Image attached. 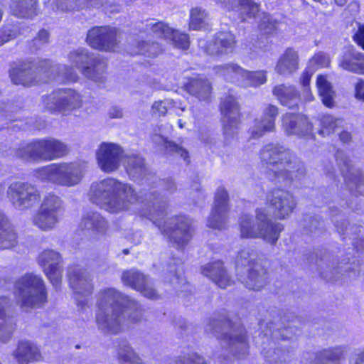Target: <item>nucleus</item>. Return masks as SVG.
I'll return each instance as SVG.
<instances>
[{
  "label": "nucleus",
  "instance_id": "423d86ee",
  "mask_svg": "<svg viewBox=\"0 0 364 364\" xmlns=\"http://www.w3.org/2000/svg\"><path fill=\"white\" fill-rule=\"evenodd\" d=\"M260 158L269 168V179L282 187L290 188L294 181L301 180L305 174L304 164L291 150L280 144L265 145L260 151Z\"/></svg>",
  "mask_w": 364,
  "mask_h": 364
},
{
  "label": "nucleus",
  "instance_id": "4468645a",
  "mask_svg": "<svg viewBox=\"0 0 364 364\" xmlns=\"http://www.w3.org/2000/svg\"><path fill=\"white\" fill-rule=\"evenodd\" d=\"M139 35L143 38L144 35L169 40L176 48L186 50L189 47L188 35L180 33L178 31L168 26V24L151 18L141 22L139 26Z\"/></svg>",
  "mask_w": 364,
  "mask_h": 364
},
{
  "label": "nucleus",
  "instance_id": "39448f33",
  "mask_svg": "<svg viewBox=\"0 0 364 364\" xmlns=\"http://www.w3.org/2000/svg\"><path fill=\"white\" fill-rule=\"evenodd\" d=\"M14 84L31 86L35 83L49 81L76 82L77 75L66 65L53 64L49 60L14 63L9 70Z\"/></svg>",
  "mask_w": 364,
  "mask_h": 364
},
{
  "label": "nucleus",
  "instance_id": "7c9ffc66",
  "mask_svg": "<svg viewBox=\"0 0 364 364\" xmlns=\"http://www.w3.org/2000/svg\"><path fill=\"white\" fill-rule=\"evenodd\" d=\"M200 272L221 289H225L233 284L221 260L207 263L201 267Z\"/></svg>",
  "mask_w": 364,
  "mask_h": 364
},
{
  "label": "nucleus",
  "instance_id": "09e8293b",
  "mask_svg": "<svg viewBox=\"0 0 364 364\" xmlns=\"http://www.w3.org/2000/svg\"><path fill=\"white\" fill-rule=\"evenodd\" d=\"M208 14L200 7L193 8L190 13L189 27L192 30H205L208 26Z\"/></svg>",
  "mask_w": 364,
  "mask_h": 364
},
{
  "label": "nucleus",
  "instance_id": "49530a36",
  "mask_svg": "<svg viewBox=\"0 0 364 364\" xmlns=\"http://www.w3.org/2000/svg\"><path fill=\"white\" fill-rule=\"evenodd\" d=\"M320 97L323 105L332 108L335 105L336 92L325 75L320 74Z\"/></svg>",
  "mask_w": 364,
  "mask_h": 364
},
{
  "label": "nucleus",
  "instance_id": "58836bf2",
  "mask_svg": "<svg viewBox=\"0 0 364 364\" xmlns=\"http://www.w3.org/2000/svg\"><path fill=\"white\" fill-rule=\"evenodd\" d=\"M273 95L277 97L282 105L289 109L295 108L300 102L299 92L293 86H287L284 84L277 85L273 89Z\"/></svg>",
  "mask_w": 364,
  "mask_h": 364
},
{
  "label": "nucleus",
  "instance_id": "5fc2aeb1",
  "mask_svg": "<svg viewBox=\"0 0 364 364\" xmlns=\"http://www.w3.org/2000/svg\"><path fill=\"white\" fill-rule=\"evenodd\" d=\"M277 21L273 19L269 14H264L259 25V29L262 35H273L277 29Z\"/></svg>",
  "mask_w": 364,
  "mask_h": 364
},
{
  "label": "nucleus",
  "instance_id": "72a5a7b5",
  "mask_svg": "<svg viewBox=\"0 0 364 364\" xmlns=\"http://www.w3.org/2000/svg\"><path fill=\"white\" fill-rule=\"evenodd\" d=\"M338 65L345 70L364 75V53L347 48L341 54Z\"/></svg>",
  "mask_w": 364,
  "mask_h": 364
},
{
  "label": "nucleus",
  "instance_id": "bf43d9fd",
  "mask_svg": "<svg viewBox=\"0 0 364 364\" xmlns=\"http://www.w3.org/2000/svg\"><path fill=\"white\" fill-rule=\"evenodd\" d=\"M302 225L311 232H314L318 228V220L317 215L305 214L304 215Z\"/></svg>",
  "mask_w": 364,
  "mask_h": 364
},
{
  "label": "nucleus",
  "instance_id": "473e14b6",
  "mask_svg": "<svg viewBox=\"0 0 364 364\" xmlns=\"http://www.w3.org/2000/svg\"><path fill=\"white\" fill-rule=\"evenodd\" d=\"M235 44V38L231 32L220 31L208 43L205 52L210 55L228 54L233 51Z\"/></svg>",
  "mask_w": 364,
  "mask_h": 364
},
{
  "label": "nucleus",
  "instance_id": "6e6d98bb",
  "mask_svg": "<svg viewBox=\"0 0 364 364\" xmlns=\"http://www.w3.org/2000/svg\"><path fill=\"white\" fill-rule=\"evenodd\" d=\"M163 141L166 152L180 156L187 164L190 163L189 154L186 149L171 141L163 139Z\"/></svg>",
  "mask_w": 364,
  "mask_h": 364
},
{
  "label": "nucleus",
  "instance_id": "4be33fe9",
  "mask_svg": "<svg viewBox=\"0 0 364 364\" xmlns=\"http://www.w3.org/2000/svg\"><path fill=\"white\" fill-rule=\"evenodd\" d=\"M282 127L287 135H294L306 139H315L313 125L306 115L300 113H286L282 117Z\"/></svg>",
  "mask_w": 364,
  "mask_h": 364
},
{
  "label": "nucleus",
  "instance_id": "ea45409f",
  "mask_svg": "<svg viewBox=\"0 0 364 364\" xmlns=\"http://www.w3.org/2000/svg\"><path fill=\"white\" fill-rule=\"evenodd\" d=\"M186 91L200 101H208L210 97L211 85L203 77H192L186 85Z\"/></svg>",
  "mask_w": 364,
  "mask_h": 364
},
{
  "label": "nucleus",
  "instance_id": "0eeeda50",
  "mask_svg": "<svg viewBox=\"0 0 364 364\" xmlns=\"http://www.w3.org/2000/svg\"><path fill=\"white\" fill-rule=\"evenodd\" d=\"M241 237L243 238H261L266 242L274 245L284 230L282 223L269 218L267 210L257 208L255 220L252 215L244 214L240 219Z\"/></svg>",
  "mask_w": 364,
  "mask_h": 364
},
{
  "label": "nucleus",
  "instance_id": "bb28decb",
  "mask_svg": "<svg viewBox=\"0 0 364 364\" xmlns=\"http://www.w3.org/2000/svg\"><path fill=\"white\" fill-rule=\"evenodd\" d=\"M229 195L224 187H219L215 195L214 205L208 220V226L214 229H223L227 221Z\"/></svg>",
  "mask_w": 364,
  "mask_h": 364
},
{
  "label": "nucleus",
  "instance_id": "f03ea898",
  "mask_svg": "<svg viewBox=\"0 0 364 364\" xmlns=\"http://www.w3.org/2000/svg\"><path fill=\"white\" fill-rule=\"evenodd\" d=\"M96 321L104 333L117 334L127 323H136L142 317L141 306L114 288L102 290L97 299Z\"/></svg>",
  "mask_w": 364,
  "mask_h": 364
},
{
  "label": "nucleus",
  "instance_id": "6e6552de",
  "mask_svg": "<svg viewBox=\"0 0 364 364\" xmlns=\"http://www.w3.org/2000/svg\"><path fill=\"white\" fill-rule=\"evenodd\" d=\"M257 254L251 247L242 250L236 259L237 279L250 290L259 291L267 282V269L257 260Z\"/></svg>",
  "mask_w": 364,
  "mask_h": 364
},
{
  "label": "nucleus",
  "instance_id": "393cba45",
  "mask_svg": "<svg viewBox=\"0 0 364 364\" xmlns=\"http://www.w3.org/2000/svg\"><path fill=\"white\" fill-rule=\"evenodd\" d=\"M267 200L274 209V215L280 220L288 217L296 207L293 196L282 188L273 189L267 196Z\"/></svg>",
  "mask_w": 364,
  "mask_h": 364
},
{
  "label": "nucleus",
  "instance_id": "c756f323",
  "mask_svg": "<svg viewBox=\"0 0 364 364\" xmlns=\"http://www.w3.org/2000/svg\"><path fill=\"white\" fill-rule=\"evenodd\" d=\"M278 115V108L269 105L263 111L260 118L254 121V125L250 129L251 136L255 139L262 136L266 132H272L275 128V119Z\"/></svg>",
  "mask_w": 364,
  "mask_h": 364
},
{
  "label": "nucleus",
  "instance_id": "774afa93",
  "mask_svg": "<svg viewBox=\"0 0 364 364\" xmlns=\"http://www.w3.org/2000/svg\"><path fill=\"white\" fill-rule=\"evenodd\" d=\"M350 364H364V350L354 353L350 358Z\"/></svg>",
  "mask_w": 364,
  "mask_h": 364
},
{
  "label": "nucleus",
  "instance_id": "e2e57ef3",
  "mask_svg": "<svg viewBox=\"0 0 364 364\" xmlns=\"http://www.w3.org/2000/svg\"><path fill=\"white\" fill-rule=\"evenodd\" d=\"M359 3L357 1H352L344 10L343 15L346 18L348 15L350 16H355L359 12Z\"/></svg>",
  "mask_w": 364,
  "mask_h": 364
},
{
  "label": "nucleus",
  "instance_id": "2f4dec72",
  "mask_svg": "<svg viewBox=\"0 0 364 364\" xmlns=\"http://www.w3.org/2000/svg\"><path fill=\"white\" fill-rule=\"evenodd\" d=\"M164 271L166 280L169 279L168 282L176 291L181 294L188 290L189 284L183 276V264L181 259L171 258Z\"/></svg>",
  "mask_w": 364,
  "mask_h": 364
},
{
  "label": "nucleus",
  "instance_id": "052dcab7",
  "mask_svg": "<svg viewBox=\"0 0 364 364\" xmlns=\"http://www.w3.org/2000/svg\"><path fill=\"white\" fill-rule=\"evenodd\" d=\"M16 31L12 26H6L0 29V46L11 39L15 38Z\"/></svg>",
  "mask_w": 364,
  "mask_h": 364
},
{
  "label": "nucleus",
  "instance_id": "6ab92c4d",
  "mask_svg": "<svg viewBox=\"0 0 364 364\" xmlns=\"http://www.w3.org/2000/svg\"><path fill=\"white\" fill-rule=\"evenodd\" d=\"M7 195L12 204L20 210L31 208L41 199L40 191L28 182H14L8 188Z\"/></svg>",
  "mask_w": 364,
  "mask_h": 364
},
{
  "label": "nucleus",
  "instance_id": "69168bd1",
  "mask_svg": "<svg viewBox=\"0 0 364 364\" xmlns=\"http://www.w3.org/2000/svg\"><path fill=\"white\" fill-rule=\"evenodd\" d=\"M250 50L252 51V58H255L259 55V50L262 52H266L269 50V46L267 45H263L262 41L259 40L256 42V45L253 44L252 48L250 47Z\"/></svg>",
  "mask_w": 364,
  "mask_h": 364
},
{
  "label": "nucleus",
  "instance_id": "f257e3e1",
  "mask_svg": "<svg viewBox=\"0 0 364 364\" xmlns=\"http://www.w3.org/2000/svg\"><path fill=\"white\" fill-rule=\"evenodd\" d=\"M124 165L131 180L147 186L149 189L144 188L138 196L129 184L108 177L91 184L88 193L90 201L109 213L129 210L134 205L140 216L151 221L178 250H182L192 237L191 220L184 215L166 220V200L155 189L159 188L172 193L176 190L175 183L170 178H159L147 169L144 158L138 154L126 155Z\"/></svg>",
  "mask_w": 364,
  "mask_h": 364
},
{
  "label": "nucleus",
  "instance_id": "5701e85b",
  "mask_svg": "<svg viewBox=\"0 0 364 364\" xmlns=\"http://www.w3.org/2000/svg\"><path fill=\"white\" fill-rule=\"evenodd\" d=\"M122 154L123 150L117 144L102 142L96 154L99 167L106 173L117 170L119 167Z\"/></svg>",
  "mask_w": 364,
  "mask_h": 364
},
{
  "label": "nucleus",
  "instance_id": "dca6fc26",
  "mask_svg": "<svg viewBox=\"0 0 364 364\" xmlns=\"http://www.w3.org/2000/svg\"><path fill=\"white\" fill-rule=\"evenodd\" d=\"M43 104L50 112L68 114L82 106L81 95L70 88H59L42 97Z\"/></svg>",
  "mask_w": 364,
  "mask_h": 364
},
{
  "label": "nucleus",
  "instance_id": "e433bc0d",
  "mask_svg": "<svg viewBox=\"0 0 364 364\" xmlns=\"http://www.w3.org/2000/svg\"><path fill=\"white\" fill-rule=\"evenodd\" d=\"M299 68V55L292 48H288L279 57L275 66V71L283 76H289Z\"/></svg>",
  "mask_w": 364,
  "mask_h": 364
},
{
  "label": "nucleus",
  "instance_id": "603ef678",
  "mask_svg": "<svg viewBox=\"0 0 364 364\" xmlns=\"http://www.w3.org/2000/svg\"><path fill=\"white\" fill-rule=\"evenodd\" d=\"M343 122V119L341 118H335L331 115H323L322 117H320V136L334 132Z\"/></svg>",
  "mask_w": 364,
  "mask_h": 364
},
{
  "label": "nucleus",
  "instance_id": "aec40b11",
  "mask_svg": "<svg viewBox=\"0 0 364 364\" xmlns=\"http://www.w3.org/2000/svg\"><path fill=\"white\" fill-rule=\"evenodd\" d=\"M61 262V255L53 250L42 252L38 257V263L56 290L60 289L61 285L63 272Z\"/></svg>",
  "mask_w": 364,
  "mask_h": 364
},
{
  "label": "nucleus",
  "instance_id": "c85d7f7f",
  "mask_svg": "<svg viewBox=\"0 0 364 364\" xmlns=\"http://www.w3.org/2000/svg\"><path fill=\"white\" fill-rule=\"evenodd\" d=\"M216 4L228 11H236L241 21L255 18L259 11V4L253 0H216Z\"/></svg>",
  "mask_w": 364,
  "mask_h": 364
},
{
  "label": "nucleus",
  "instance_id": "412c9836",
  "mask_svg": "<svg viewBox=\"0 0 364 364\" xmlns=\"http://www.w3.org/2000/svg\"><path fill=\"white\" fill-rule=\"evenodd\" d=\"M86 41L95 49L113 51L117 45V31L109 26H95L87 31Z\"/></svg>",
  "mask_w": 364,
  "mask_h": 364
},
{
  "label": "nucleus",
  "instance_id": "4c0bfd02",
  "mask_svg": "<svg viewBox=\"0 0 364 364\" xmlns=\"http://www.w3.org/2000/svg\"><path fill=\"white\" fill-rule=\"evenodd\" d=\"M10 304L9 297L0 296V341L3 343H6L10 339L15 328L13 318L8 317L6 314Z\"/></svg>",
  "mask_w": 364,
  "mask_h": 364
},
{
  "label": "nucleus",
  "instance_id": "9b49d317",
  "mask_svg": "<svg viewBox=\"0 0 364 364\" xmlns=\"http://www.w3.org/2000/svg\"><path fill=\"white\" fill-rule=\"evenodd\" d=\"M335 159L350 194V198L341 203V206L358 211L360 209L358 196H364V173L353 166L349 156L343 151L338 149Z\"/></svg>",
  "mask_w": 364,
  "mask_h": 364
},
{
  "label": "nucleus",
  "instance_id": "cd10ccee",
  "mask_svg": "<svg viewBox=\"0 0 364 364\" xmlns=\"http://www.w3.org/2000/svg\"><path fill=\"white\" fill-rule=\"evenodd\" d=\"M109 228L107 220L98 212L85 213L79 224V230L85 233L99 239L105 236Z\"/></svg>",
  "mask_w": 364,
  "mask_h": 364
},
{
  "label": "nucleus",
  "instance_id": "8fccbe9b",
  "mask_svg": "<svg viewBox=\"0 0 364 364\" xmlns=\"http://www.w3.org/2000/svg\"><path fill=\"white\" fill-rule=\"evenodd\" d=\"M136 51L135 54L142 55L147 57H155L162 51V47L158 42L150 41H137Z\"/></svg>",
  "mask_w": 364,
  "mask_h": 364
},
{
  "label": "nucleus",
  "instance_id": "2eb2a0df",
  "mask_svg": "<svg viewBox=\"0 0 364 364\" xmlns=\"http://www.w3.org/2000/svg\"><path fill=\"white\" fill-rule=\"evenodd\" d=\"M64 211L63 200L50 193L43 198L40 208L33 217V224L41 230L47 231L55 227Z\"/></svg>",
  "mask_w": 364,
  "mask_h": 364
},
{
  "label": "nucleus",
  "instance_id": "13d9d810",
  "mask_svg": "<svg viewBox=\"0 0 364 364\" xmlns=\"http://www.w3.org/2000/svg\"><path fill=\"white\" fill-rule=\"evenodd\" d=\"M312 75V71L309 68H307L303 73L301 77V83L302 85L304 92L306 95L305 98L306 101H311L313 96L310 92L309 84L311 77Z\"/></svg>",
  "mask_w": 364,
  "mask_h": 364
},
{
  "label": "nucleus",
  "instance_id": "7ed1b4c3",
  "mask_svg": "<svg viewBox=\"0 0 364 364\" xmlns=\"http://www.w3.org/2000/svg\"><path fill=\"white\" fill-rule=\"evenodd\" d=\"M258 325L262 341V354L268 364H288L290 355L289 350L282 348H273L279 340H289L299 336L300 329L290 321L287 316H282L278 309L266 311L264 316L261 311L258 314Z\"/></svg>",
  "mask_w": 364,
  "mask_h": 364
},
{
  "label": "nucleus",
  "instance_id": "f704fd0d",
  "mask_svg": "<svg viewBox=\"0 0 364 364\" xmlns=\"http://www.w3.org/2000/svg\"><path fill=\"white\" fill-rule=\"evenodd\" d=\"M338 65L345 70L364 75V53L347 48L341 54Z\"/></svg>",
  "mask_w": 364,
  "mask_h": 364
},
{
  "label": "nucleus",
  "instance_id": "a211bd4d",
  "mask_svg": "<svg viewBox=\"0 0 364 364\" xmlns=\"http://www.w3.org/2000/svg\"><path fill=\"white\" fill-rule=\"evenodd\" d=\"M220 109L225 143L228 145L237 133L240 117V107L236 98L228 95L221 101Z\"/></svg>",
  "mask_w": 364,
  "mask_h": 364
},
{
  "label": "nucleus",
  "instance_id": "1a4fd4ad",
  "mask_svg": "<svg viewBox=\"0 0 364 364\" xmlns=\"http://www.w3.org/2000/svg\"><path fill=\"white\" fill-rule=\"evenodd\" d=\"M68 146L61 141L46 137L24 142L14 150L15 156L23 161H52L67 154Z\"/></svg>",
  "mask_w": 364,
  "mask_h": 364
},
{
  "label": "nucleus",
  "instance_id": "4d7b16f0",
  "mask_svg": "<svg viewBox=\"0 0 364 364\" xmlns=\"http://www.w3.org/2000/svg\"><path fill=\"white\" fill-rule=\"evenodd\" d=\"M49 33L46 29H41L38 31L37 36L34 38L31 43V49L37 50L48 43Z\"/></svg>",
  "mask_w": 364,
  "mask_h": 364
},
{
  "label": "nucleus",
  "instance_id": "de8ad7c7",
  "mask_svg": "<svg viewBox=\"0 0 364 364\" xmlns=\"http://www.w3.org/2000/svg\"><path fill=\"white\" fill-rule=\"evenodd\" d=\"M267 81L266 72L264 70L249 71L245 70L243 77L240 81V87H258L264 84Z\"/></svg>",
  "mask_w": 364,
  "mask_h": 364
},
{
  "label": "nucleus",
  "instance_id": "37998d69",
  "mask_svg": "<svg viewBox=\"0 0 364 364\" xmlns=\"http://www.w3.org/2000/svg\"><path fill=\"white\" fill-rule=\"evenodd\" d=\"M16 243V234L7 217L0 210V249H9Z\"/></svg>",
  "mask_w": 364,
  "mask_h": 364
},
{
  "label": "nucleus",
  "instance_id": "79ce46f5",
  "mask_svg": "<svg viewBox=\"0 0 364 364\" xmlns=\"http://www.w3.org/2000/svg\"><path fill=\"white\" fill-rule=\"evenodd\" d=\"M215 73L223 77L225 81L236 84L240 87L245 69L237 64L228 63L214 68Z\"/></svg>",
  "mask_w": 364,
  "mask_h": 364
},
{
  "label": "nucleus",
  "instance_id": "c9c22d12",
  "mask_svg": "<svg viewBox=\"0 0 364 364\" xmlns=\"http://www.w3.org/2000/svg\"><path fill=\"white\" fill-rule=\"evenodd\" d=\"M13 355L18 364H28L31 362L38 361L41 358L37 346L28 341H20Z\"/></svg>",
  "mask_w": 364,
  "mask_h": 364
},
{
  "label": "nucleus",
  "instance_id": "ddd939ff",
  "mask_svg": "<svg viewBox=\"0 0 364 364\" xmlns=\"http://www.w3.org/2000/svg\"><path fill=\"white\" fill-rule=\"evenodd\" d=\"M68 59L70 63L87 79L98 83L99 86L104 84L107 65L94 53L87 48H80L70 52Z\"/></svg>",
  "mask_w": 364,
  "mask_h": 364
},
{
  "label": "nucleus",
  "instance_id": "864d4df0",
  "mask_svg": "<svg viewBox=\"0 0 364 364\" xmlns=\"http://www.w3.org/2000/svg\"><path fill=\"white\" fill-rule=\"evenodd\" d=\"M167 364H205V360L197 353L183 352L176 359H171Z\"/></svg>",
  "mask_w": 364,
  "mask_h": 364
},
{
  "label": "nucleus",
  "instance_id": "a878e982",
  "mask_svg": "<svg viewBox=\"0 0 364 364\" xmlns=\"http://www.w3.org/2000/svg\"><path fill=\"white\" fill-rule=\"evenodd\" d=\"M122 280L124 285L141 292V294L150 299H157L158 294L153 287L149 277L136 269H130L123 272Z\"/></svg>",
  "mask_w": 364,
  "mask_h": 364
},
{
  "label": "nucleus",
  "instance_id": "9d476101",
  "mask_svg": "<svg viewBox=\"0 0 364 364\" xmlns=\"http://www.w3.org/2000/svg\"><path fill=\"white\" fill-rule=\"evenodd\" d=\"M35 176L42 182L70 188L82 181L84 166L77 161L53 163L36 169Z\"/></svg>",
  "mask_w": 364,
  "mask_h": 364
},
{
  "label": "nucleus",
  "instance_id": "680f3d73",
  "mask_svg": "<svg viewBox=\"0 0 364 364\" xmlns=\"http://www.w3.org/2000/svg\"><path fill=\"white\" fill-rule=\"evenodd\" d=\"M358 25V30L353 35L354 41L364 50V24Z\"/></svg>",
  "mask_w": 364,
  "mask_h": 364
},
{
  "label": "nucleus",
  "instance_id": "338daca9",
  "mask_svg": "<svg viewBox=\"0 0 364 364\" xmlns=\"http://www.w3.org/2000/svg\"><path fill=\"white\" fill-rule=\"evenodd\" d=\"M355 97L358 100L364 101V81L359 80L355 85Z\"/></svg>",
  "mask_w": 364,
  "mask_h": 364
},
{
  "label": "nucleus",
  "instance_id": "b1692460",
  "mask_svg": "<svg viewBox=\"0 0 364 364\" xmlns=\"http://www.w3.org/2000/svg\"><path fill=\"white\" fill-rule=\"evenodd\" d=\"M17 121V117L15 116L11 106L10 104L0 105V130L4 129H12L14 131H31V130H41L46 127V123L41 119H34L33 118H27L23 124H15L9 126V124Z\"/></svg>",
  "mask_w": 364,
  "mask_h": 364
},
{
  "label": "nucleus",
  "instance_id": "20e7f679",
  "mask_svg": "<svg viewBox=\"0 0 364 364\" xmlns=\"http://www.w3.org/2000/svg\"><path fill=\"white\" fill-rule=\"evenodd\" d=\"M207 333H211L219 341L223 353L216 355L218 364H234L248 355L249 344L247 331L240 323L232 322L222 314L210 318L205 327Z\"/></svg>",
  "mask_w": 364,
  "mask_h": 364
},
{
  "label": "nucleus",
  "instance_id": "f8f14e48",
  "mask_svg": "<svg viewBox=\"0 0 364 364\" xmlns=\"http://www.w3.org/2000/svg\"><path fill=\"white\" fill-rule=\"evenodd\" d=\"M14 294L22 306H41L47 301V292L43 279L33 273L26 274L16 281Z\"/></svg>",
  "mask_w": 364,
  "mask_h": 364
},
{
  "label": "nucleus",
  "instance_id": "a18cd8bd",
  "mask_svg": "<svg viewBox=\"0 0 364 364\" xmlns=\"http://www.w3.org/2000/svg\"><path fill=\"white\" fill-rule=\"evenodd\" d=\"M108 0H59L58 6L62 11L80 10L85 7L100 8L105 5Z\"/></svg>",
  "mask_w": 364,
  "mask_h": 364
},
{
  "label": "nucleus",
  "instance_id": "a19ab883",
  "mask_svg": "<svg viewBox=\"0 0 364 364\" xmlns=\"http://www.w3.org/2000/svg\"><path fill=\"white\" fill-rule=\"evenodd\" d=\"M114 343L119 364H144L127 339L117 338Z\"/></svg>",
  "mask_w": 364,
  "mask_h": 364
},
{
  "label": "nucleus",
  "instance_id": "f3484780",
  "mask_svg": "<svg viewBox=\"0 0 364 364\" xmlns=\"http://www.w3.org/2000/svg\"><path fill=\"white\" fill-rule=\"evenodd\" d=\"M68 277L77 306L85 310L89 307L93 289L89 274L78 265H73L68 268Z\"/></svg>",
  "mask_w": 364,
  "mask_h": 364
},
{
  "label": "nucleus",
  "instance_id": "c03bdc74",
  "mask_svg": "<svg viewBox=\"0 0 364 364\" xmlns=\"http://www.w3.org/2000/svg\"><path fill=\"white\" fill-rule=\"evenodd\" d=\"M11 10L18 18H32L37 14V0H11Z\"/></svg>",
  "mask_w": 364,
  "mask_h": 364
},
{
  "label": "nucleus",
  "instance_id": "3c124183",
  "mask_svg": "<svg viewBox=\"0 0 364 364\" xmlns=\"http://www.w3.org/2000/svg\"><path fill=\"white\" fill-rule=\"evenodd\" d=\"M343 355L341 347L329 348L320 350V364H339Z\"/></svg>",
  "mask_w": 364,
  "mask_h": 364
},
{
  "label": "nucleus",
  "instance_id": "0e129e2a",
  "mask_svg": "<svg viewBox=\"0 0 364 364\" xmlns=\"http://www.w3.org/2000/svg\"><path fill=\"white\" fill-rule=\"evenodd\" d=\"M167 105L168 102L166 101L156 102L152 105V111L154 114L163 116L167 112Z\"/></svg>",
  "mask_w": 364,
  "mask_h": 364
}]
</instances>
